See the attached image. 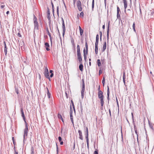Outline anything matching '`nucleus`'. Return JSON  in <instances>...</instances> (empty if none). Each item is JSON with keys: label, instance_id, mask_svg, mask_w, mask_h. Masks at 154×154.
Instances as JSON below:
<instances>
[{"label": "nucleus", "instance_id": "23", "mask_svg": "<svg viewBox=\"0 0 154 154\" xmlns=\"http://www.w3.org/2000/svg\"><path fill=\"white\" fill-rule=\"evenodd\" d=\"M83 66L82 63H81L79 66V69L81 71H82L83 70Z\"/></svg>", "mask_w": 154, "mask_h": 154}, {"label": "nucleus", "instance_id": "63", "mask_svg": "<svg viewBox=\"0 0 154 154\" xmlns=\"http://www.w3.org/2000/svg\"><path fill=\"white\" fill-rule=\"evenodd\" d=\"M60 144L61 145H62L63 144V141H60Z\"/></svg>", "mask_w": 154, "mask_h": 154}, {"label": "nucleus", "instance_id": "48", "mask_svg": "<svg viewBox=\"0 0 154 154\" xmlns=\"http://www.w3.org/2000/svg\"><path fill=\"white\" fill-rule=\"evenodd\" d=\"M58 139L59 141H62V138L60 136H59L58 137Z\"/></svg>", "mask_w": 154, "mask_h": 154}, {"label": "nucleus", "instance_id": "7", "mask_svg": "<svg viewBox=\"0 0 154 154\" xmlns=\"http://www.w3.org/2000/svg\"><path fill=\"white\" fill-rule=\"evenodd\" d=\"M110 21H109L108 23V26H107V42H108L109 38V31L110 30Z\"/></svg>", "mask_w": 154, "mask_h": 154}, {"label": "nucleus", "instance_id": "21", "mask_svg": "<svg viewBox=\"0 0 154 154\" xmlns=\"http://www.w3.org/2000/svg\"><path fill=\"white\" fill-rule=\"evenodd\" d=\"M77 54H81L80 52V46L79 45H77Z\"/></svg>", "mask_w": 154, "mask_h": 154}, {"label": "nucleus", "instance_id": "61", "mask_svg": "<svg viewBox=\"0 0 154 154\" xmlns=\"http://www.w3.org/2000/svg\"><path fill=\"white\" fill-rule=\"evenodd\" d=\"M79 60V63H80V64L81 63H82V60L80 59V60Z\"/></svg>", "mask_w": 154, "mask_h": 154}, {"label": "nucleus", "instance_id": "43", "mask_svg": "<svg viewBox=\"0 0 154 154\" xmlns=\"http://www.w3.org/2000/svg\"><path fill=\"white\" fill-rule=\"evenodd\" d=\"M98 42H99V40H96V42L95 43V46H98Z\"/></svg>", "mask_w": 154, "mask_h": 154}, {"label": "nucleus", "instance_id": "16", "mask_svg": "<svg viewBox=\"0 0 154 154\" xmlns=\"http://www.w3.org/2000/svg\"><path fill=\"white\" fill-rule=\"evenodd\" d=\"M45 47L47 51H49L50 50L49 48V45L48 42H45Z\"/></svg>", "mask_w": 154, "mask_h": 154}, {"label": "nucleus", "instance_id": "17", "mask_svg": "<svg viewBox=\"0 0 154 154\" xmlns=\"http://www.w3.org/2000/svg\"><path fill=\"white\" fill-rule=\"evenodd\" d=\"M133 123V125H134V129L135 131V133L136 135H137V140L138 141V133L137 132V128L136 127V126L135 124V123L134 122Z\"/></svg>", "mask_w": 154, "mask_h": 154}, {"label": "nucleus", "instance_id": "36", "mask_svg": "<svg viewBox=\"0 0 154 154\" xmlns=\"http://www.w3.org/2000/svg\"><path fill=\"white\" fill-rule=\"evenodd\" d=\"M100 33V41L102 40V33L101 31H99Z\"/></svg>", "mask_w": 154, "mask_h": 154}, {"label": "nucleus", "instance_id": "14", "mask_svg": "<svg viewBox=\"0 0 154 154\" xmlns=\"http://www.w3.org/2000/svg\"><path fill=\"white\" fill-rule=\"evenodd\" d=\"M78 133L79 135V138L82 140H83V137L82 136V131L80 130H78Z\"/></svg>", "mask_w": 154, "mask_h": 154}, {"label": "nucleus", "instance_id": "26", "mask_svg": "<svg viewBox=\"0 0 154 154\" xmlns=\"http://www.w3.org/2000/svg\"><path fill=\"white\" fill-rule=\"evenodd\" d=\"M85 137V139H86V140L87 147H88V149L89 148V145L88 137Z\"/></svg>", "mask_w": 154, "mask_h": 154}, {"label": "nucleus", "instance_id": "29", "mask_svg": "<svg viewBox=\"0 0 154 154\" xmlns=\"http://www.w3.org/2000/svg\"><path fill=\"white\" fill-rule=\"evenodd\" d=\"M105 82V78L104 77H103L102 81V83L103 84V86H104Z\"/></svg>", "mask_w": 154, "mask_h": 154}, {"label": "nucleus", "instance_id": "25", "mask_svg": "<svg viewBox=\"0 0 154 154\" xmlns=\"http://www.w3.org/2000/svg\"><path fill=\"white\" fill-rule=\"evenodd\" d=\"M97 65L98 66H100L101 65L100 60V59H98L97 61Z\"/></svg>", "mask_w": 154, "mask_h": 154}, {"label": "nucleus", "instance_id": "20", "mask_svg": "<svg viewBox=\"0 0 154 154\" xmlns=\"http://www.w3.org/2000/svg\"><path fill=\"white\" fill-rule=\"evenodd\" d=\"M106 42L105 41L103 43V45L102 48V52L106 50Z\"/></svg>", "mask_w": 154, "mask_h": 154}, {"label": "nucleus", "instance_id": "60", "mask_svg": "<svg viewBox=\"0 0 154 154\" xmlns=\"http://www.w3.org/2000/svg\"><path fill=\"white\" fill-rule=\"evenodd\" d=\"M51 4L52 8H54V5L52 1L51 2Z\"/></svg>", "mask_w": 154, "mask_h": 154}, {"label": "nucleus", "instance_id": "32", "mask_svg": "<svg viewBox=\"0 0 154 154\" xmlns=\"http://www.w3.org/2000/svg\"><path fill=\"white\" fill-rule=\"evenodd\" d=\"M71 43H72V45L74 46H75V44H74V39L73 38H71Z\"/></svg>", "mask_w": 154, "mask_h": 154}, {"label": "nucleus", "instance_id": "10", "mask_svg": "<svg viewBox=\"0 0 154 154\" xmlns=\"http://www.w3.org/2000/svg\"><path fill=\"white\" fill-rule=\"evenodd\" d=\"M109 94H110V92H109V86H107V99L108 100V104H109Z\"/></svg>", "mask_w": 154, "mask_h": 154}, {"label": "nucleus", "instance_id": "13", "mask_svg": "<svg viewBox=\"0 0 154 154\" xmlns=\"http://www.w3.org/2000/svg\"><path fill=\"white\" fill-rule=\"evenodd\" d=\"M47 18L48 20H50V19H51V16H50V11L48 7H47Z\"/></svg>", "mask_w": 154, "mask_h": 154}, {"label": "nucleus", "instance_id": "11", "mask_svg": "<svg viewBox=\"0 0 154 154\" xmlns=\"http://www.w3.org/2000/svg\"><path fill=\"white\" fill-rule=\"evenodd\" d=\"M84 128L85 129V137H88V128L84 126Z\"/></svg>", "mask_w": 154, "mask_h": 154}, {"label": "nucleus", "instance_id": "52", "mask_svg": "<svg viewBox=\"0 0 154 154\" xmlns=\"http://www.w3.org/2000/svg\"><path fill=\"white\" fill-rule=\"evenodd\" d=\"M7 49H4V52L5 55H6L7 54Z\"/></svg>", "mask_w": 154, "mask_h": 154}, {"label": "nucleus", "instance_id": "53", "mask_svg": "<svg viewBox=\"0 0 154 154\" xmlns=\"http://www.w3.org/2000/svg\"><path fill=\"white\" fill-rule=\"evenodd\" d=\"M15 92L17 94H18L19 92H18V89H17L16 88L15 90Z\"/></svg>", "mask_w": 154, "mask_h": 154}, {"label": "nucleus", "instance_id": "19", "mask_svg": "<svg viewBox=\"0 0 154 154\" xmlns=\"http://www.w3.org/2000/svg\"><path fill=\"white\" fill-rule=\"evenodd\" d=\"M124 4V7L125 9V11H126V8L127 7V2L126 0H123Z\"/></svg>", "mask_w": 154, "mask_h": 154}, {"label": "nucleus", "instance_id": "51", "mask_svg": "<svg viewBox=\"0 0 154 154\" xmlns=\"http://www.w3.org/2000/svg\"><path fill=\"white\" fill-rule=\"evenodd\" d=\"M120 12V9L118 6H117V12Z\"/></svg>", "mask_w": 154, "mask_h": 154}, {"label": "nucleus", "instance_id": "57", "mask_svg": "<svg viewBox=\"0 0 154 154\" xmlns=\"http://www.w3.org/2000/svg\"><path fill=\"white\" fill-rule=\"evenodd\" d=\"M50 41L51 42V45H52V37L50 38Z\"/></svg>", "mask_w": 154, "mask_h": 154}, {"label": "nucleus", "instance_id": "33", "mask_svg": "<svg viewBox=\"0 0 154 154\" xmlns=\"http://www.w3.org/2000/svg\"><path fill=\"white\" fill-rule=\"evenodd\" d=\"M100 103L101 104V106H103L104 104V100H100Z\"/></svg>", "mask_w": 154, "mask_h": 154}, {"label": "nucleus", "instance_id": "31", "mask_svg": "<svg viewBox=\"0 0 154 154\" xmlns=\"http://www.w3.org/2000/svg\"><path fill=\"white\" fill-rule=\"evenodd\" d=\"M117 19H118L119 20V19H120V16L119 14V12H117Z\"/></svg>", "mask_w": 154, "mask_h": 154}, {"label": "nucleus", "instance_id": "34", "mask_svg": "<svg viewBox=\"0 0 154 154\" xmlns=\"http://www.w3.org/2000/svg\"><path fill=\"white\" fill-rule=\"evenodd\" d=\"M100 69L99 70V75H100L102 73V71L101 69V68L100 67Z\"/></svg>", "mask_w": 154, "mask_h": 154}, {"label": "nucleus", "instance_id": "47", "mask_svg": "<svg viewBox=\"0 0 154 154\" xmlns=\"http://www.w3.org/2000/svg\"><path fill=\"white\" fill-rule=\"evenodd\" d=\"M17 35L18 36L20 37H22V35H21L20 34V31H19V32L17 33Z\"/></svg>", "mask_w": 154, "mask_h": 154}, {"label": "nucleus", "instance_id": "45", "mask_svg": "<svg viewBox=\"0 0 154 154\" xmlns=\"http://www.w3.org/2000/svg\"><path fill=\"white\" fill-rule=\"evenodd\" d=\"M83 15H84V13H83V12H81L80 13V17H83Z\"/></svg>", "mask_w": 154, "mask_h": 154}, {"label": "nucleus", "instance_id": "41", "mask_svg": "<svg viewBox=\"0 0 154 154\" xmlns=\"http://www.w3.org/2000/svg\"><path fill=\"white\" fill-rule=\"evenodd\" d=\"M57 30H58V33H59V36H60V39L61 42H62L61 38V36H60V32H59V30L58 29V28L57 26Z\"/></svg>", "mask_w": 154, "mask_h": 154}, {"label": "nucleus", "instance_id": "40", "mask_svg": "<svg viewBox=\"0 0 154 154\" xmlns=\"http://www.w3.org/2000/svg\"><path fill=\"white\" fill-rule=\"evenodd\" d=\"M4 49H7L8 48L6 45V42L5 41L4 42Z\"/></svg>", "mask_w": 154, "mask_h": 154}, {"label": "nucleus", "instance_id": "1", "mask_svg": "<svg viewBox=\"0 0 154 154\" xmlns=\"http://www.w3.org/2000/svg\"><path fill=\"white\" fill-rule=\"evenodd\" d=\"M85 49L84 48L83 50V55L84 56V60L85 61H86L87 59V56L88 54V46L87 41L85 39Z\"/></svg>", "mask_w": 154, "mask_h": 154}, {"label": "nucleus", "instance_id": "3", "mask_svg": "<svg viewBox=\"0 0 154 154\" xmlns=\"http://www.w3.org/2000/svg\"><path fill=\"white\" fill-rule=\"evenodd\" d=\"M44 74L45 77L47 79H48L50 81L51 79L50 78L49 74L48 72V70L47 68V66H45V68L44 70Z\"/></svg>", "mask_w": 154, "mask_h": 154}, {"label": "nucleus", "instance_id": "9", "mask_svg": "<svg viewBox=\"0 0 154 154\" xmlns=\"http://www.w3.org/2000/svg\"><path fill=\"white\" fill-rule=\"evenodd\" d=\"M20 112L21 114V116L23 117L24 122H26V118L25 116V115L23 111V109L22 107L20 108Z\"/></svg>", "mask_w": 154, "mask_h": 154}, {"label": "nucleus", "instance_id": "8", "mask_svg": "<svg viewBox=\"0 0 154 154\" xmlns=\"http://www.w3.org/2000/svg\"><path fill=\"white\" fill-rule=\"evenodd\" d=\"M98 97L100 99V100H103L104 96L102 91L101 92L100 91L99 92H98Z\"/></svg>", "mask_w": 154, "mask_h": 154}, {"label": "nucleus", "instance_id": "5", "mask_svg": "<svg viewBox=\"0 0 154 154\" xmlns=\"http://www.w3.org/2000/svg\"><path fill=\"white\" fill-rule=\"evenodd\" d=\"M25 128L24 129V134L23 135V139L24 140L25 137H27V134L28 132V124L26 122H25Z\"/></svg>", "mask_w": 154, "mask_h": 154}, {"label": "nucleus", "instance_id": "59", "mask_svg": "<svg viewBox=\"0 0 154 154\" xmlns=\"http://www.w3.org/2000/svg\"><path fill=\"white\" fill-rule=\"evenodd\" d=\"M66 96L67 98H68V95L67 93L66 92H65Z\"/></svg>", "mask_w": 154, "mask_h": 154}, {"label": "nucleus", "instance_id": "54", "mask_svg": "<svg viewBox=\"0 0 154 154\" xmlns=\"http://www.w3.org/2000/svg\"><path fill=\"white\" fill-rule=\"evenodd\" d=\"M131 116H132V119L133 120V122H134V116L132 112L131 113Z\"/></svg>", "mask_w": 154, "mask_h": 154}, {"label": "nucleus", "instance_id": "39", "mask_svg": "<svg viewBox=\"0 0 154 154\" xmlns=\"http://www.w3.org/2000/svg\"><path fill=\"white\" fill-rule=\"evenodd\" d=\"M79 31L80 35L81 36H82L83 34V29H82V30H80Z\"/></svg>", "mask_w": 154, "mask_h": 154}, {"label": "nucleus", "instance_id": "55", "mask_svg": "<svg viewBox=\"0 0 154 154\" xmlns=\"http://www.w3.org/2000/svg\"><path fill=\"white\" fill-rule=\"evenodd\" d=\"M116 101L118 106H119V103H118V99L116 97Z\"/></svg>", "mask_w": 154, "mask_h": 154}, {"label": "nucleus", "instance_id": "38", "mask_svg": "<svg viewBox=\"0 0 154 154\" xmlns=\"http://www.w3.org/2000/svg\"><path fill=\"white\" fill-rule=\"evenodd\" d=\"M47 94L48 98H50L51 97V94L50 93V92H47Z\"/></svg>", "mask_w": 154, "mask_h": 154}, {"label": "nucleus", "instance_id": "46", "mask_svg": "<svg viewBox=\"0 0 154 154\" xmlns=\"http://www.w3.org/2000/svg\"><path fill=\"white\" fill-rule=\"evenodd\" d=\"M71 103L72 106V107H75V106L74 105V103L72 100H71Z\"/></svg>", "mask_w": 154, "mask_h": 154}, {"label": "nucleus", "instance_id": "64", "mask_svg": "<svg viewBox=\"0 0 154 154\" xmlns=\"http://www.w3.org/2000/svg\"><path fill=\"white\" fill-rule=\"evenodd\" d=\"M5 7V5H1V8H3Z\"/></svg>", "mask_w": 154, "mask_h": 154}, {"label": "nucleus", "instance_id": "35", "mask_svg": "<svg viewBox=\"0 0 154 154\" xmlns=\"http://www.w3.org/2000/svg\"><path fill=\"white\" fill-rule=\"evenodd\" d=\"M98 150L97 149H96L94 152V154H98Z\"/></svg>", "mask_w": 154, "mask_h": 154}, {"label": "nucleus", "instance_id": "12", "mask_svg": "<svg viewBox=\"0 0 154 154\" xmlns=\"http://www.w3.org/2000/svg\"><path fill=\"white\" fill-rule=\"evenodd\" d=\"M62 27L63 29V37H64L66 31L65 26L64 23H62Z\"/></svg>", "mask_w": 154, "mask_h": 154}, {"label": "nucleus", "instance_id": "37", "mask_svg": "<svg viewBox=\"0 0 154 154\" xmlns=\"http://www.w3.org/2000/svg\"><path fill=\"white\" fill-rule=\"evenodd\" d=\"M57 117L59 119H60L62 117L61 115L59 114H58Z\"/></svg>", "mask_w": 154, "mask_h": 154}, {"label": "nucleus", "instance_id": "15", "mask_svg": "<svg viewBox=\"0 0 154 154\" xmlns=\"http://www.w3.org/2000/svg\"><path fill=\"white\" fill-rule=\"evenodd\" d=\"M148 123L150 128L152 131H154V129L153 127V125H154L153 124L150 122L149 120H148Z\"/></svg>", "mask_w": 154, "mask_h": 154}, {"label": "nucleus", "instance_id": "58", "mask_svg": "<svg viewBox=\"0 0 154 154\" xmlns=\"http://www.w3.org/2000/svg\"><path fill=\"white\" fill-rule=\"evenodd\" d=\"M54 75V73H51V75H50V78H52L53 77Z\"/></svg>", "mask_w": 154, "mask_h": 154}, {"label": "nucleus", "instance_id": "50", "mask_svg": "<svg viewBox=\"0 0 154 154\" xmlns=\"http://www.w3.org/2000/svg\"><path fill=\"white\" fill-rule=\"evenodd\" d=\"M98 92H101V91H102L101 90H100V85H99V87H98Z\"/></svg>", "mask_w": 154, "mask_h": 154}, {"label": "nucleus", "instance_id": "6", "mask_svg": "<svg viewBox=\"0 0 154 154\" xmlns=\"http://www.w3.org/2000/svg\"><path fill=\"white\" fill-rule=\"evenodd\" d=\"M77 5L78 9L79 11H81L82 10V4L80 0H78L77 1Z\"/></svg>", "mask_w": 154, "mask_h": 154}, {"label": "nucleus", "instance_id": "4", "mask_svg": "<svg viewBox=\"0 0 154 154\" xmlns=\"http://www.w3.org/2000/svg\"><path fill=\"white\" fill-rule=\"evenodd\" d=\"M82 89L81 90V96L82 98L83 99L84 97V92L85 91V82L83 79H82Z\"/></svg>", "mask_w": 154, "mask_h": 154}, {"label": "nucleus", "instance_id": "27", "mask_svg": "<svg viewBox=\"0 0 154 154\" xmlns=\"http://www.w3.org/2000/svg\"><path fill=\"white\" fill-rule=\"evenodd\" d=\"M77 59L78 60H82L81 54H77Z\"/></svg>", "mask_w": 154, "mask_h": 154}, {"label": "nucleus", "instance_id": "30", "mask_svg": "<svg viewBox=\"0 0 154 154\" xmlns=\"http://www.w3.org/2000/svg\"><path fill=\"white\" fill-rule=\"evenodd\" d=\"M59 7L58 6L57 7V14L58 16H59Z\"/></svg>", "mask_w": 154, "mask_h": 154}, {"label": "nucleus", "instance_id": "18", "mask_svg": "<svg viewBox=\"0 0 154 154\" xmlns=\"http://www.w3.org/2000/svg\"><path fill=\"white\" fill-rule=\"evenodd\" d=\"M70 118H73V116H72V112H73V111L72 109V107L71 106V105H70Z\"/></svg>", "mask_w": 154, "mask_h": 154}, {"label": "nucleus", "instance_id": "56", "mask_svg": "<svg viewBox=\"0 0 154 154\" xmlns=\"http://www.w3.org/2000/svg\"><path fill=\"white\" fill-rule=\"evenodd\" d=\"M109 111L110 117L111 118V110H110V109H109Z\"/></svg>", "mask_w": 154, "mask_h": 154}, {"label": "nucleus", "instance_id": "49", "mask_svg": "<svg viewBox=\"0 0 154 154\" xmlns=\"http://www.w3.org/2000/svg\"><path fill=\"white\" fill-rule=\"evenodd\" d=\"M34 148L33 146H32L31 147V152H34Z\"/></svg>", "mask_w": 154, "mask_h": 154}, {"label": "nucleus", "instance_id": "62", "mask_svg": "<svg viewBox=\"0 0 154 154\" xmlns=\"http://www.w3.org/2000/svg\"><path fill=\"white\" fill-rule=\"evenodd\" d=\"M133 28H135V23L134 22L133 24Z\"/></svg>", "mask_w": 154, "mask_h": 154}, {"label": "nucleus", "instance_id": "24", "mask_svg": "<svg viewBox=\"0 0 154 154\" xmlns=\"http://www.w3.org/2000/svg\"><path fill=\"white\" fill-rule=\"evenodd\" d=\"M98 52V46H95V54H97Z\"/></svg>", "mask_w": 154, "mask_h": 154}, {"label": "nucleus", "instance_id": "22", "mask_svg": "<svg viewBox=\"0 0 154 154\" xmlns=\"http://www.w3.org/2000/svg\"><path fill=\"white\" fill-rule=\"evenodd\" d=\"M125 72H123V82L125 84Z\"/></svg>", "mask_w": 154, "mask_h": 154}, {"label": "nucleus", "instance_id": "44", "mask_svg": "<svg viewBox=\"0 0 154 154\" xmlns=\"http://www.w3.org/2000/svg\"><path fill=\"white\" fill-rule=\"evenodd\" d=\"M99 36L98 34H97L96 36V40H99Z\"/></svg>", "mask_w": 154, "mask_h": 154}, {"label": "nucleus", "instance_id": "2", "mask_svg": "<svg viewBox=\"0 0 154 154\" xmlns=\"http://www.w3.org/2000/svg\"><path fill=\"white\" fill-rule=\"evenodd\" d=\"M33 22L34 23V29L38 30L39 29V24L37 21V19L34 14Z\"/></svg>", "mask_w": 154, "mask_h": 154}, {"label": "nucleus", "instance_id": "28", "mask_svg": "<svg viewBox=\"0 0 154 154\" xmlns=\"http://www.w3.org/2000/svg\"><path fill=\"white\" fill-rule=\"evenodd\" d=\"M94 0H92V11L94 10Z\"/></svg>", "mask_w": 154, "mask_h": 154}, {"label": "nucleus", "instance_id": "42", "mask_svg": "<svg viewBox=\"0 0 154 154\" xmlns=\"http://www.w3.org/2000/svg\"><path fill=\"white\" fill-rule=\"evenodd\" d=\"M56 147H57V154H58V152H59L58 147V146L57 145V143H56Z\"/></svg>", "mask_w": 154, "mask_h": 154}]
</instances>
